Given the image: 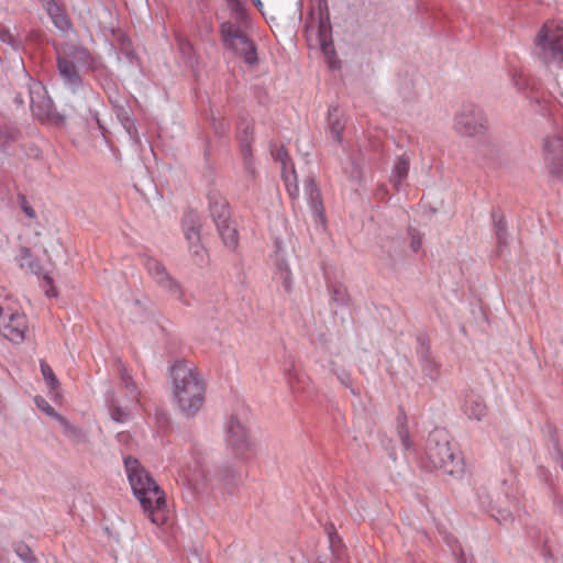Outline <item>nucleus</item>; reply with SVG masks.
Masks as SVG:
<instances>
[{
    "mask_svg": "<svg viewBox=\"0 0 563 563\" xmlns=\"http://www.w3.org/2000/svg\"><path fill=\"white\" fill-rule=\"evenodd\" d=\"M124 467L132 492L144 512L147 514L154 525H162L165 521L164 508L166 500L164 492L136 459L132 456L124 457Z\"/></svg>",
    "mask_w": 563,
    "mask_h": 563,
    "instance_id": "1",
    "label": "nucleus"
},
{
    "mask_svg": "<svg viewBox=\"0 0 563 563\" xmlns=\"http://www.w3.org/2000/svg\"><path fill=\"white\" fill-rule=\"evenodd\" d=\"M173 396L186 417H194L205 401L206 384L201 374L190 363L177 361L170 367Z\"/></svg>",
    "mask_w": 563,
    "mask_h": 563,
    "instance_id": "2",
    "label": "nucleus"
},
{
    "mask_svg": "<svg viewBox=\"0 0 563 563\" xmlns=\"http://www.w3.org/2000/svg\"><path fill=\"white\" fill-rule=\"evenodd\" d=\"M426 460L430 468L441 470L443 474L460 478L465 471L463 459L449 441L444 430H433L427 440Z\"/></svg>",
    "mask_w": 563,
    "mask_h": 563,
    "instance_id": "3",
    "label": "nucleus"
},
{
    "mask_svg": "<svg viewBox=\"0 0 563 563\" xmlns=\"http://www.w3.org/2000/svg\"><path fill=\"white\" fill-rule=\"evenodd\" d=\"M532 55L545 66L563 62V23L549 20L538 30L532 42Z\"/></svg>",
    "mask_w": 563,
    "mask_h": 563,
    "instance_id": "4",
    "label": "nucleus"
},
{
    "mask_svg": "<svg viewBox=\"0 0 563 563\" xmlns=\"http://www.w3.org/2000/svg\"><path fill=\"white\" fill-rule=\"evenodd\" d=\"M27 329L25 314L3 290H0V332L9 341L19 344L24 341Z\"/></svg>",
    "mask_w": 563,
    "mask_h": 563,
    "instance_id": "5",
    "label": "nucleus"
},
{
    "mask_svg": "<svg viewBox=\"0 0 563 563\" xmlns=\"http://www.w3.org/2000/svg\"><path fill=\"white\" fill-rule=\"evenodd\" d=\"M118 371L121 385L125 389V401L120 400L117 395L111 391L107 397V405L111 419L115 422L123 423L131 418V407L139 402L140 390L128 368L121 362L118 363Z\"/></svg>",
    "mask_w": 563,
    "mask_h": 563,
    "instance_id": "6",
    "label": "nucleus"
},
{
    "mask_svg": "<svg viewBox=\"0 0 563 563\" xmlns=\"http://www.w3.org/2000/svg\"><path fill=\"white\" fill-rule=\"evenodd\" d=\"M224 440L227 446L235 457L243 459L252 449L250 429L242 415L233 413L224 426Z\"/></svg>",
    "mask_w": 563,
    "mask_h": 563,
    "instance_id": "7",
    "label": "nucleus"
},
{
    "mask_svg": "<svg viewBox=\"0 0 563 563\" xmlns=\"http://www.w3.org/2000/svg\"><path fill=\"white\" fill-rule=\"evenodd\" d=\"M220 32L224 46L232 49L246 64L254 65L257 62L256 47L254 43L238 26L231 22L221 24Z\"/></svg>",
    "mask_w": 563,
    "mask_h": 563,
    "instance_id": "8",
    "label": "nucleus"
},
{
    "mask_svg": "<svg viewBox=\"0 0 563 563\" xmlns=\"http://www.w3.org/2000/svg\"><path fill=\"white\" fill-rule=\"evenodd\" d=\"M454 130L463 136L476 137L487 130L484 111L472 103L463 104L454 119Z\"/></svg>",
    "mask_w": 563,
    "mask_h": 563,
    "instance_id": "9",
    "label": "nucleus"
},
{
    "mask_svg": "<svg viewBox=\"0 0 563 563\" xmlns=\"http://www.w3.org/2000/svg\"><path fill=\"white\" fill-rule=\"evenodd\" d=\"M505 489L499 492H492L487 495L489 511L492 516L500 523L508 522L512 519L514 512L517 511L518 505L516 499L510 494V487L506 481H503Z\"/></svg>",
    "mask_w": 563,
    "mask_h": 563,
    "instance_id": "10",
    "label": "nucleus"
},
{
    "mask_svg": "<svg viewBox=\"0 0 563 563\" xmlns=\"http://www.w3.org/2000/svg\"><path fill=\"white\" fill-rule=\"evenodd\" d=\"M183 229L186 240L189 242V250L192 255L203 258L205 250L199 244L200 241V221L195 211H188L183 219Z\"/></svg>",
    "mask_w": 563,
    "mask_h": 563,
    "instance_id": "11",
    "label": "nucleus"
},
{
    "mask_svg": "<svg viewBox=\"0 0 563 563\" xmlns=\"http://www.w3.org/2000/svg\"><path fill=\"white\" fill-rule=\"evenodd\" d=\"M544 153L550 172L560 175L563 169V137L560 135L547 137L544 141Z\"/></svg>",
    "mask_w": 563,
    "mask_h": 563,
    "instance_id": "12",
    "label": "nucleus"
},
{
    "mask_svg": "<svg viewBox=\"0 0 563 563\" xmlns=\"http://www.w3.org/2000/svg\"><path fill=\"white\" fill-rule=\"evenodd\" d=\"M57 58L66 59L77 67L92 68L93 57L90 52L80 45L66 44L57 53Z\"/></svg>",
    "mask_w": 563,
    "mask_h": 563,
    "instance_id": "13",
    "label": "nucleus"
},
{
    "mask_svg": "<svg viewBox=\"0 0 563 563\" xmlns=\"http://www.w3.org/2000/svg\"><path fill=\"white\" fill-rule=\"evenodd\" d=\"M208 200L210 217L216 225L231 219L229 205L221 194L212 191L209 194Z\"/></svg>",
    "mask_w": 563,
    "mask_h": 563,
    "instance_id": "14",
    "label": "nucleus"
},
{
    "mask_svg": "<svg viewBox=\"0 0 563 563\" xmlns=\"http://www.w3.org/2000/svg\"><path fill=\"white\" fill-rule=\"evenodd\" d=\"M57 60V69L60 78L63 79L64 84L73 91L76 92L81 84L82 79L79 75L78 68L76 65L70 64L66 59L62 60L59 58H56Z\"/></svg>",
    "mask_w": 563,
    "mask_h": 563,
    "instance_id": "15",
    "label": "nucleus"
},
{
    "mask_svg": "<svg viewBox=\"0 0 563 563\" xmlns=\"http://www.w3.org/2000/svg\"><path fill=\"white\" fill-rule=\"evenodd\" d=\"M31 107L33 113L42 121H52L55 123H62L64 117L58 114L51 101V99L43 97L42 101H35L31 97Z\"/></svg>",
    "mask_w": 563,
    "mask_h": 563,
    "instance_id": "16",
    "label": "nucleus"
},
{
    "mask_svg": "<svg viewBox=\"0 0 563 563\" xmlns=\"http://www.w3.org/2000/svg\"><path fill=\"white\" fill-rule=\"evenodd\" d=\"M462 410L470 419L481 420L486 416V405L482 397L475 394L465 395Z\"/></svg>",
    "mask_w": 563,
    "mask_h": 563,
    "instance_id": "17",
    "label": "nucleus"
},
{
    "mask_svg": "<svg viewBox=\"0 0 563 563\" xmlns=\"http://www.w3.org/2000/svg\"><path fill=\"white\" fill-rule=\"evenodd\" d=\"M252 131L246 126L240 135L241 155L243 158V165L245 172L253 176L255 173L254 162L252 158L251 143H252Z\"/></svg>",
    "mask_w": 563,
    "mask_h": 563,
    "instance_id": "18",
    "label": "nucleus"
},
{
    "mask_svg": "<svg viewBox=\"0 0 563 563\" xmlns=\"http://www.w3.org/2000/svg\"><path fill=\"white\" fill-rule=\"evenodd\" d=\"M43 2L54 25L60 31H67L70 27V21L63 9L54 0H43Z\"/></svg>",
    "mask_w": 563,
    "mask_h": 563,
    "instance_id": "19",
    "label": "nucleus"
},
{
    "mask_svg": "<svg viewBox=\"0 0 563 563\" xmlns=\"http://www.w3.org/2000/svg\"><path fill=\"white\" fill-rule=\"evenodd\" d=\"M418 353L423 374L431 380H437L439 377V365L430 355L429 346L422 343Z\"/></svg>",
    "mask_w": 563,
    "mask_h": 563,
    "instance_id": "20",
    "label": "nucleus"
},
{
    "mask_svg": "<svg viewBox=\"0 0 563 563\" xmlns=\"http://www.w3.org/2000/svg\"><path fill=\"white\" fill-rule=\"evenodd\" d=\"M409 173V157L406 155H401L397 157L391 175H390V183L394 185V187L399 190L404 180L407 178Z\"/></svg>",
    "mask_w": 563,
    "mask_h": 563,
    "instance_id": "21",
    "label": "nucleus"
},
{
    "mask_svg": "<svg viewBox=\"0 0 563 563\" xmlns=\"http://www.w3.org/2000/svg\"><path fill=\"white\" fill-rule=\"evenodd\" d=\"M216 227L223 244L228 249L234 250L239 243V235L236 228L231 222V219L229 221L219 223Z\"/></svg>",
    "mask_w": 563,
    "mask_h": 563,
    "instance_id": "22",
    "label": "nucleus"
},
{
    "mask_svg": "<svg viewBox=\"0 0 563 563\" xmlns=\"http://www.w3.org/2000/svg\"><path fill=\"white\" fill-rule=\"evenodd\" d=\"M58 418H59V421L62 422L64 434L71 442H74L75 444H88V443H90L89 435H88V433L84 429H81V428H79L77 426L71 424L70 422H68L63 417H58Z\"/></svg>",
    "mask_w": 563,
    "mask_h": 563,
    "instance_id": "23",
    "label": "nucleus"
},
{
    "mask_svg": "<svg viewBox=\"0 0 563 563\" xmlns=\"http://www.w3.org/2000/svg\"><path fill=\"white\" fill-rule=\"evenodd\" d=\"M328 125L334 141L341 143L344 122L338 108H330L328 112Z\"/></svg>",
    "mask_w": 563,
    "mask_h": 563,
    "instance_id": "24",
    "label": "nucleus"
},
{
    "mask_svg": "<svg viewBox=\"0 0 563 563\" xmlns=\"http://www.w3.org/2000/svg\"><path fill=\"white\" fill-rule=\"evenodd\" d=\"M305 194L309 199V203L316 214L320 216L323 211L321 194L312 178H307L305 181Z\"/></svg>",
    "mask_w": 563,
    "mask_h": 563,
    "instance_id": "25",
    "label": "nucleus"
},
{
    "mask_svg": "<svg viewBox=\"0 0 563 563\" xmlns=\"http://www.w3.org/2000/svg\"><path fill=\"white\" fill-rule=\"evenodd\" d=\"M143 264L147 274L156 285H158L166 276L169 275L166 267L156 258L147 256L144 258Z\"/></svg>",
    "mask_w": 563,
    "mask_h": 563,
    "instance_id": "26",
    "label": "nucleus"
},
{
    "mask_svg": "<svg viewBox=\"0 0 563 563\" xmlns=\"http://www.w3.org/2000/svg\"><path fill=\"white\" fill-rule=\"evenodd\" d=\"M169 297L185 302V292L178 280H176L170 274L166 276L158 285Z\"/></svg>",
    "mask_w": 563,
    "mask_h": 563,
    "instance_id": "27",
    "label": "nucleus"
},
{
    "mask_svg": "<svg viewBox=\"0 0 563 563\" xmlns=\"http://www.w3.org/2000/svg\"><path fill=\"white\" fill-rule=\"evenodd\" d=\"M16 261L21 268H26L34 275H40L42 273V266L40 262L32 256L30 250L26 247L20 249Z\"/></svg>",
    "mask_w": 563,
    "mask_h": 563,
    "instance_id": "28",
    "label": "nucleus"
},
{
    "mask_svg": "<svg viewBox=\"0 0 563 563\" xmlns=\"http://www.w3.org/2000/svg\"><path fill=\"white\" fill-rule=\"evenodd\" d=\"M19 139V130L9 125H0V153L10 148Z\"/></svg>",
    "mask_w": 563,
    "mask_h": 563,
    "instance_id": "29",
    "label": "nucleus"
},
{
    "mask_svg": "<svg viewBox=\"0 0 563 563\" xmlns=\"http://www.w3.org/2000/svg\"><path fill=\"white\" fill-rule=\"evenodd\" d=\"M282 177L284 179L285 186L289 196L292 199L298 198L299 196V187L297 181V175L294 168V165L290 166V170L282 172Z\"/></svg>",
    "mask_w": 563,
    "mask_h": 563,
    "instance_id": "30",
    "label": "nucleus"
},
{
    "mask_svg": "<svg viewBox=\"0 0 563 563\" xmlns=\"http://www.w3.org/2000/svg\"><path fill=\"white\" fill-rule=\"evenodd\" d=\"M41 372H42V375L49 388V391L52 394H54L55 396H58L59 395V382L56 378L51 366L45 362H41Z\"/></svg>",
    "mask_w": 563,
    "mask_h": 563,
    "instance_id": "31",
    "label": "nucleus"
},
{
    "mask_svg": "<svg viewBox=\"0 0 563 563\" xmlns=\"http://www.w3.org/2000/svg\"><path fill=\"white\" fill-rule=\"evenodd\" d=\"M329 291H330L331 301L334 302L336 306L342 307L347 303L349 294H347V289L343 285H341V284L331 285L329 287Z\"/></svg>",
    "mask_w": 563,
    "mask_h": 563,
    "instance_id": "32",
    "label": "nucleus"
},
{
    "mask_svg": "<svg viewBox=\"0 0 563 563\" xmlns=\"http://www.w3.org/2000/svg\"><path fill=\"white\" fill-rule=\"evenodd\" d=\"M397 434L405 450L412 449L413 444L410 439L409 429L407 427V419L405 416L398 418Z\"/></svg>",
    "mask_w": 563,
    "mask_h": 563,
    "instance_id": "33",
    "label": "nucleus"
},
{
    "mask_svg": "<svg viewBox=\"0 0 563 563\" xmlns=\"http://www.w3.org/2000/svg\"><path fill=\"white\" fill-rule=\"evenodd\" d=\"M14 553L20 558L24 563H37V559L33 554L31 548L24 542H15L13 545Z\"/></svg>",
    "mask_w": 563,
    "mask_h": 563,
    "instance_id": "34",
    "label": "nucleus"
},
{
    "mask_svg": "<svg viewBox=\"0 0 563 563\" xmlns=\"http://www.w3.org/2000/svg\"><path fill=\"white\" fill-rule=\"evenodd\" d=\"M331 372L336 376L341 384H343L352 391V394H356L355 389L352 386L351 375L346 369L338 366L334 362H331Z\"/></svg>",
    "mask_w": 563,
    "mask_h": 563,
    "instance_id": "35",
    "label": "nucleus"
},
{
    "mask_svg": "<svg viewBox=\"0 0 563 563\" xmlns=\"http://www.w3.org/2000/svg\"><path fill=\"white\" fill-rule=\"evenodd\" d=\"M494 217V228H495V234L497 238V241L499 245L507 244V225L503 217L497 219L496 214H493Z\"/></svg>",
    "mask_w": 563,
    "mask_h": 563,
    "instance_id": "36",
    "label": "nucleus"
},
{
    "mask_svg": "<svg viewBox=\"0 0 563 563\" xmlns=\"http://www.w3.org/2000/svg\"><path fill=\"white\" fill-rule=\"evenodd\" d=\"M446 543L449 544L453 556L455 558L457 563H467L465 553L461 545L457 543V540H455L453 537H448L445 539Z\"/></svg>",
    "mask_w": 563,
    "mask_h": 563,
    "instance_id": "37",
    "label": "nucleus"
},
{
    "mask_svg": "<svg viewBox=\"0 0 563 563\" xmlns=\"http://www.w3.org/2000/svg\"><path fill=\"white\" fill-rule=\"evenodd\" d=\"M329 31H330L329 19L327 18L325 21L321 20L320 25H319V38H320L321 46H322V49L324 53H328L331 47V43L327 42Z\"/></svg>",
    "mask_w": 563,
    "mask_h": 563,
    "instance_id": "38",
    "label": "nucleus"
},
{
    "mask_svg": "<svg viewBox=\"0 0 563 563\" xmlns=\"http://www.w3.org/2000/svg\"><path fill=\"white\" fill-rule=\"evenodd\" d=\"M273 155L275 159L282 164V172L290 170V166L294 164L283 146L273 152Z\"/></svg>",
    "mask_w": 563,
    "mask_h": 563,
    "instance_id": "39",
    "label": "nucleus"
},
{
    "mask_svg": "<svg viewBox=\"0 0 563 563\" xmlns=\"http://www.w3.org/2000/svg\"><path fill=\"white\" fill-rule=\"evenodd\" d=\"M219 477L228 486L234 485L236 483V474L229 466H225L219 471Z\"/></svg>",
    "mask_w": 563,
    "mask_h": 563,
    "instance_id": "40",
    "label": "nucleus"
},
{
    "mask_svg": "<svg viewBox=\"0 0 563 563\" xmlns=\"http://www.w3.org/2000/svg\"><path fill=\"white\" fill-rule=\"evenodd\" d=\"M228 7L232 12L236 14L239 20H243L245 16V9L241 0H227Z\"/></svg>",
    "mask_w": 563,
    "mask_h": 563,
    "instance_id": "41",
    "label": "nucleus"
},
{
    "mask_svg": "<svg viewBox=\"0 0 563 563\" xmlns=\"http://www.w3.org/2000/svg\"><path fill=\"white\" fill-rule=\"evenodd\" d=\"M19 205L23 212L29 217L30 219H34L36 217L34 209L27 203L26 197L22 194L18 196Z\"/></svg>",
    "mask_w": 563,
    "mask_h": 563,
    "instance_id": "42",
    "label": "nucleus"
},
{
    "mask_svg": "<svg viewBox=\"0 0 563 563\" xmlns=\"http://www.w3.org/2000/svg\"><path fill=\"white\" fill-rule=\"evenodd\" d=\"M285 376L287 379V383L291 388H295V382L298 380V374L294 368V364H290L289 367L285 368Z\"/></svg>",
    "mask_w": 563,
    "mask_h": 563,
    "instance_id": "43",
    "label": "nucleus"
},
{
    "mask_svg": "<svg viewBox=\"0 0 563 563\" xmlns=\"http://www.w3.org/2000/svg\"><path fill=\"white\" fill-rule=\"evenodd\" d=\"M36 405L38 408H41L43 411H45L51 417H57V413L55 412L54 408L49 406L44 399L36 398Z\"/></svg>",
    "mask_w": 563,
    "mask_h": 563,
    "instance_id": "44",
    "label": "nucleus"
},
{
    "mask_svg": "<svg viewBox=\"0 0 563 563\" xmlns=\"http://www.w3.org/2000/svg\"><path fill=\"white\" fill-rule=\"evenodd\" d=\"M44 282L49 286V289L46 290L47 296H56L55 288L53 287V279L47 274L43 276Z\"/></svg>",
    "mask_w": 563,
    "mask_h": 563,
    "instance_id": "45",
    "label": "nucleus"
},
{
    "mask_svg": "<svg viewBox=\"0 0 563 563\" xmlns=\"http://www.w3.org/2000/svg\"><path fill=\"white\" fill-rule=\"evenodd\" d=\"M421 238L418 236V235H413L411 236V243H410V246L412 249L413 252H418L419 249L421 247Z\"/></svg>",
    "mask_w": 563,
    "mask_h": 563,
    "instance_id": "46",
    "label": "nucleus"
},
{
    "mask_svg": "<svg viewBox=\"0 0 563 563\" xmlns=\"http://www.w3.org/2000/svg\"><path fill=\"white\" fill-rule=\"evenodd\" d=\"M117 440L121 444H128L130 442V434L126 432H119L117 434Z\"/></svg>",
    "mask_w": 563,
    "mask_h": 563,
    "instance_id": "47",
    "label": "nucleus"
},
{
    "mask_svg": "<svg viewBox=\"0 0 563 563\" xmlns=\"http://www.w3.org/2000/svg\"><path fill=\"white\" fill-rule=\"evenodd\" d=\"M283 279H284V282H283V283H284L285 288H286L287 290H289V289H290V284H291V282H290V273H289V271H286V272L283 274Z\"/></svg>",
    "mask_w": 563,
    "mask_h": 563,
    "instance_id": "48",
    "label": "nucleus"
},
{
    "mask_svg": "<svg viewBox=\"0 0 563 563\" xmlns=\"http://www.w3.org/2000/svg\"><path fill=\"white\" fill-rule=\"evenodd\" d=\"M11 34L9 33V31L7 30H3L0 32V38L3 41V42H7V41H10L11 40Z\"/></svg>",
    "mask_w": 563,
    "mask_h": 563,
    "instance_id": "49",
    "label": "nucleus"
},
{
    "mask_svg": "<svg viewBox=\"0 0 563 563\" xmlns=\"http://www.w3.org/2000/svg\"><path fill=\"white\" fill-rule=\"evenodd\" d=\"M354 169H355L356 176L355 177L353 176V180H360L361 179V172L357 168V166H354Z\"/></svg>",
    "mask_w": 563,
    "mask_h": 563,
    "instance_id": "50",
    "label": "nucleus"
},
{
    "mask_svg": "<svg viewBox=\"0 0 563 563\" xmlns=\"http://www.w3.org/2000/svg\"><path fill=\"white\" fill-rule=\"evenodd\" d=\"M556 454L561 459V467L563 470V457L561 456V452H560V450L558 448H556Z\"/></svg>",
    "mask_w": 563,
    "mask_h": 563,
    "instance_id": "51",
    "label": "nucleus"
},
{
    "mask_svg": "<svg viewBox=\"0 0 563 563\" xmlns=\"http://www.w3.org/2000/svg\"><path fill=\"white\" fill-rule=\"evenodd\" d=\"M253 2L255 3L256 7H262V2L261 0H253Z\"/></svg>",
    "mask_w": 563,
    "mask_h": 563,
    "instance_id": "52",
    "label": "nucleus"
},
{
    "mask_svg": "<svg viewBox=\"0 0 563 563\" xmlns=\"http://www.w3.org/2000/svg\"><path fill=\"white\" fill-rule=\"evenodd\" d=\"M15 100H16V102L22 103V100L20 98H16Z\"/></svg>",
    "mask_w": 563,
    "mask_h": 563,
    "instance_id": "53",
    "label": "nucleus"
},
{
    "mask_svg": "<svg viewBox=\"0 0 563 563\" xmlns=\"http://www.w3.org/2000/svg\"><path fill=\"white\" fill-rule=\"evenodd\" d=\"M561 512H562V515H563V506H561Z\"/></svg>",
    "mask_w": 563,
    "mask_h": 563,
    "instance_id": "54",
    "label": "nucleus"
},
{
    "mask_svg": "<svg viewBox=\"0 0 563 563\" xmlns=\"http://www.w3.org/2000/svg\"><path fill=\"white\" fill-rule=\"evenodd\" d=\"M562 344H563V340H562Z\"/></svg>",
    "mask_w": 563,
    "mask_h": 563,
    "instance_id": "55",
    "label": "nucleus"
}]
</instances>
